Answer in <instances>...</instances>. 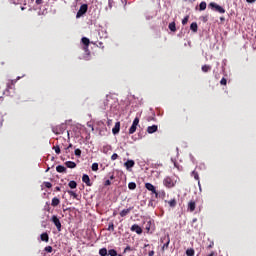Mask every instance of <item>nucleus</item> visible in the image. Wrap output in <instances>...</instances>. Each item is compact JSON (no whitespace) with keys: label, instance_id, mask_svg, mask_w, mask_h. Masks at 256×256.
Instances as JSON below:
<instances>
[{"label":"nucleus","instance_id":"30","mask_svg":"<svg viewBox=\"0 0 256 256\" xmlns=\"http://www.w3.org/2000/svg\"><path fill=\"white\" fill-rule=\"evenodd\" d=\"M91 169L92 171H99V164L97 162L93 163Z\"/></svg>","mask_w":256,"mask_h":256},{"label":"nucleus","instance_id":"19","mask_svg":"<svg viewBox=\"0 0 256 256\" xmlns=\"http://www.w3.org/2000/svg\"><path fill=\"white\" fill-rule=\"evenodd\" d=\"M192 177L198 181V185L201 187V182L199 181V173H197V171H192Z\"/></svg>","mask_w":256,"mask_h":256},{"label":"nucleus","instance_id":"53","mask_svg":"<svg viewBox=\"0 0 256 256\" xmlns=\"http://www.w3.org/2000/svg\"><path fill=\"white\" fill-rule=\"evenodd\" d=\"M110 179L113 181V179H115V176H114V175H111V176H110Z\"/></svg>","mask_w":256,"mask_h":256},{"label":"nucleus","instance_id":"17","mask_svg":"<svg viewBox=\"0 0 256 256\" xmlns=\"http://www.w3.org/2000/svg\"><path fill=\"white\" fill-rule=\"evenodd\" d=\"M59 203H61V200H59V198H57V197H54L52 199L51 205H52V207H57L59 205Z\"/></svg>","mask_w":256,"mask_h":256},{"label":"nucleus","instance_id":"46","mask_svg":"<svg viewBox=\"0 0 256 256\" xmlns=\"http://www.w3.org/2000/svg\"><path fill=\"white\" fill-rule=\"evenodd\" d=\"M43 3V0H36V5H41Z\"/></svg>","mask_w":256,"mask_h":256},{"label":"nucleus","instance_id":"27","mask_svg":"<svg viewBox=\"0 0 256 256\" xmlns=\"http://www.w3.org/2000/svg\"><path fill=\"white\" fill-rule=\"evenodd\" d=\"M200 11H205L207 9V3L206 2H201L199 5Z\"/></svg>","mask_w":256,"mask_h":256},{"label":"nucleus","instance_id":"40","mask_svg":"<svg viewBox=\"0 0 256 256\" xmlns=\"http://www.w3.org/2000/svg\"><path fill=\"white\" fill-rule=\"evenodd\" d=\"M116 159H119V155L117 153H114L112 156H111V160L112 161H116Z\"/></svg>","mask_w":256,"mask_h":256},{"label":"nucleus","instance_id":"39","mask_svg":"<svg viewBox=\"0 0 256 256\" xmlns=\"http://www.w3.org/2000/svg\"><path fill=\"white\" fill-rule=\"evenodd\" d=\"M74 155H76V157H81V149L79 148L75 149Z\"/></svg>","mask_w":256,"mask_h":256},{"label":"nucleus","instance_id":"1","mask_svg":"<svg viewBox=\"0 0 256 256\" xmlns=\"http://www.w3.org/2000/svg\"><path fill=\"white\" fill-rule=\"evenodd\" d=\"M145 188L151 192L152 197H155L157 199L159 197V193L157 192V188L151 183H145Z\"/></svg>","mask_w":256,"mask_h":256},{"label":"nucleus","instance_id":"36","mask_svg":"<svg viewBox=\"0 0 256 256\" xmlns=\"http://www.w3.org/2000/svg\"><path fill=\"white\" fill-rule=\"evenodd\" d=\"M108 231H115V224L113 222H110L108 225Z\"/></svg>","mask_w":256,"mask_h":256},{"label":"nucleus","instance_id":"10","mask_svg":"<svg viewBox=\"0 0 256 256\" xmlns=\"http://www.w3.org/2000/svg\"><path fill=\"white\" fill-rule=\"evenodd\" d=\"M121 131V122H116L115 126L112 129L113 135H117Z\"/></svg>","mask_w":256,"mask_h":256},{"label":"nucleus","instance_id":"7","mask_svg":"<svg viewBox=\"0 0 256 256\" xmlns=\"http://www.w3.org/2000/svg\"><path fill=\"white\" fill-rule=\"evenodd\" d=\"M130 231H133L134 233H137V235H141V233H143V229L141 228V226L134 224L131 226Z\"/></svg>","mask_w":256,"mask_h":256},{"label":"nucleus","instance_id":"24","mask_svg":"<svg viewBox=\"0 0 256 256\" xmlns=\"http://www.w3.org/2000/svg\"><path fill=\"white\" fill-rule=\"evenodd\" d=\"M68 186L70 187V189H77V182L72 180L68 183Z\"/></svg>","mask_w":256,"mask_h":256},{"label":"nucleus","instance_id":"55","mask_svg":"<svg viewBox=\"0 0 256 256\" xmlns=\"http://www.w3.org/2000/svg\"><path fill=\"white\" fill-rule=\"evenodd\" d=\"M69 151H70V150H65V153L67 154V153H69Z\"/></svg>","mask_w":256,"mask_h":256},{"label":"nucleus","instance_id":"50","mask_svg":"<svg viewBox=\"0 0 256 256\" xmlns=\"http://www.w3.org/2000/svg\"><path fill=\"white\" fill-rule=\"evenodd\" d=\"M55 191H61V187L56 186Z\"/></svg>","mask_w":256,"mask_h":256},{"label":"nucleus","instance_id":"58","mask_svg":"<svg viewBox=\"0 0 256 256\" xmlns=\"http://www.w3.org/2000/svg\"><path fill=\"white\" fill-rule=\"evenodd\" d=\"M117 256H123V255H121V254H117Z\"/></svg>","mask_w":256,"mask_h":256},{"label":"nucleus","instance_id":"35","mask_svg":"<svg viewBox=\"0 0 256 256\" xmlns=\"http://www.w3.org/2000/svg\"><path fill=\"white\" fill-rule=\"evenodd\" d=\"M3 117H4L3 113L0 112V129H1V127H3V123L5 121V119Z\"/></svg>","mask_w":256,"mask_h":256},{"label":"nucleus","instance_id":"43","mask_svg":"<svg viewBox=\"0 0 256 256\" xmlns=\"http://www.w3.org/2000/svg\"><path fill=\"white\" fill-rule=\"evenodd\" d=\"M220 84L227 85V79L222 78L221 81H220Z\"/></svg>","mask_w":256,"mask_h":256},{"label":"nucleus","instance_id":"45","mask_svg":"<svg viewBox=\"0 0 256 256\" xmlns=\"http://www.w3.org/2000/svg\"><path fill=\"white\" fill-rule=\"evenodd\" d=\"M72 148H73V144H69L68 147L65 148V151H69Z\"/></svg>","mask_w":256,"mask_h":256},{"label":"nucleus","instance_id":"22","mask_svg":"<svg viewBox=\"0 0 256 256\" xmlns=\"http://www.w3.org/2000/svg\"><path fill=\"white\" fill-rule=\"evenodd\" d=\"M81 41H82L83 45L86 46V47H89V43H91V41L87 37H83L81 39Z\"/></svg>","mask_w":256,"mask_h":256},{"label":"nucleus","instance_id":"47","mask_svg":"<svg viewBox=\"0 0 256 256\" xmlns=\"http://www.w3.org/2000/svg\"><path fill=\"white\" fill-rule=\"evenodd\" d=\"M153 255H155V251L153 250L148 253V256H153Z\"/></svg>","mask_w":256,"mask_h":256},{"label":"nucleus","instance_id":"49","mask_svg":"<svg viewBox=\"0 0 256 256\" xmlns=\"http://www.w3.org/2000/svg\"><path fill=\"white\" fill-rule=\"evenodd\" d=\"M84 51H89V46H84Z\"/></svg>","mask_w":256,"mask_h":256},{"label":"nucleus","instance_id":"16","mask_svg":"<svg viewBox=\"0 0 256 256\" xmlns=\"http://www.w3.org/2000/svg\"><path fill=\"white\" fill-rule=\"evenodd\" d=\"M56 171L57 173H67V168L63 165H58L56 167Z\"/></svg>","mask_w":256,"mask_h":256},{"label":"nucleus","instance_id":"28","mask_svg":"<svg viewBox=\"0 0 256 256\" xmlns=\"http://www.w3.org/2000/svg\"><path fill=\"white\" fill-rule=\"evenodd\" d=\"M68 194L70 197H73V199H77L78 195L73 190H68Z\"/></svg>","mask_w":256,"mask_h":256},{"label":"nucleus","instance_id":"3","mask_svg":"<svg viewBox=\"0 0 256 256\" xmlns=\"http://www.w3.org/2000/svg\"><path fill=\"white\" fill-rule=\"evenodd\" d=\"M87 9H89V6L87 4H82L76 14V18L79 19V17H83V15L87 13Z\"/></svg>","mask_w":256,"mask_h":256},{"label":"nucleus","instance_id":"44","mask_svg":"<svg viewBox=\"0 0 256 256\" xmlns=\"http://www.w3.org/2000/svg\"><path fill=\"white\" fill-rule=\"evenodd\" d=\"M104 185H105V187H109V185H111V180H106L104 182Z\"/></svg>","mask_w":256,"mask_h":256},{"label":"nucleus","instance_id":"29","mask_svg":"<svg viewBox=\"0 0 256 256\" xmlns=\"http://www.w3.org/2000/svg\"><path fill=\"white\" fill-rule=\"evenodd\" d=\"M100 256H107V248H102L99 250Z\"/></svg>","mask_w":256,"mask_h":256},{"label":"nucleus","instance_id":"52","mask_svg":"<svg viewBox=\"0 0 256 256\" xmlns=\"http://www.w3.org/2000/svg\"><path fill=\"white\" fill-rule=\"evenodd\" d=\"M168 245H169V242H167L166 244H164L163 249H165V247H168Z\"/></svg>","mask_w":256,"mask_h":256},{"label":"nucleus","instance_id":"8","mask_svg":"<svg viewBox=\"0 0 256 256\" xmlns=\"http://www.w3.org/2000/svg\"><path fill=\"white\" fill-rule=\"evenodd\" d=\"M65 130L63 129V126H54L52 127V132L55 133V135H63V132Z\"/></svg>","mask_w":256,"mask_h":256},{"label":"nucleus","instance_id":"14","mask_svg":"<svg viewBox=\"0 0 256 256\" xmlns=\"http://www.w3.org/2000/svg\"><path fill=\"white\" fill-rule=\"evenodd\" d=\"M65 166L68 169H75V167H77V163L73 162V161H66L65 162Z\"/></svg>","mask_w":256,"mask_h":256},{"label":"nucleus","instance_id":"12","mask_svg":"<svg viewBox=\"0 0 256 256\" xmlns=\"http://www.w3.org/2000/svg\"><path fill=\"white\" fill-rule=\"evenodd\" d=\"M124 167L129 171V169H132V167H135V161L133 160H128L127 162L124 163Z\"/></svg>","mask_w":256,"mask_h":256},{"label":"nucleus","instance_id":"5","mask_svg":"<svg viewBox=\"0 0 256 256\" xmlns=\"http://www.w3.org/2000/svg\"><path fill=\"white\" fill-rule=\"evenodd\" d=\"M209 7H211V9H215V11H217L218 13H225V10L223 7H221L220 5H218L215 2H211L209 4Z\"/></svg>","mask_w":256,"mask_h":256},{"label":"nucleus","instance_id":"32","mask_svg":"<svg viewBox=\"0 0 256 256\" xmlns=\"http://www.w3.org/2000/svg\"><path fill=\"white\" fill-rule=\"evenodd\" d=\"M108 255H110V256H117V250H115V249L108 250Z\"/></svg>","mask_w":256,"mask_h":256},{"label":"nucleus","instance_id":"21","mask_svg":"<svg viewBox=\"0 0 256 256\" xmlns=\"http://www.w3.org/2000/svg\"><path fill=\"white\" fill-rule=\"evenodd\" d=\"M128 189H130V191H135V189H137V184L135 182H130L128 184Z\"/></svg>","mask_w":256,"mask_h":256},{"label":"nucleus","instance_id":"33","mask_svg":"<svg viewBox=\"0 0 256 256\" xmlns=\"http://www.w3.org/2000/svg\"><path fill=\"white\" fill-rule=\"evenodd\" d=\"M53 149L55 150V153L59 155L61 153V147L59 145L53 146Z\"/></svg>","mask_w":256,"mask_h":256},{"label":"nucleus","instance_id":"31","mask_svg":"<svg viewBox=\"0 0 256 256\" xmlns=\"http://www.w3.org/2000/svg\"><path fill=\"white\" fill-rule=\"evenodd\" d=\"M168 205L170 207H175L177 205V200L172 199V200L168 201Z\"/></svg>","mask_w":256,"mask_h":256},{"label":"nucleus","instance_id":"25","mask_svg":"<svg viewBox=\"0 0 256 256\" xmlns=\"http://www.w3.org/2000/svg\"><path fill=\"white\" fill-rule=\"evenodd\" d=\"M190 29H191V31H193L194 33H197V29H198L197 23H196V22H193V23L190 25Z\"/></svg>","mask_w":256,"mask_h":256},{"label":"nucleus","instance_id":"20","mask_svg":"<svg viewBox=\"0 0 256 256\" xmlns=\"http://www.w3.org/2000/svg\"><path fill=\"white\" fill-rule=\"evenodd\" d=\"M168 27H169L170 31H172V33H175V31H177V26H176L175 22H171Z\"/></svg>","mask_w":256,"mask_h":256},{"label":"nucleus","instance_id":"38","mask_svg":"<svg viewBox=\"0 0 256 256\" xmlns=\"http://www.w3.org/2000/svg\"><path fill=\"white\" fill-rule=\"evenodd\" d=\"M44 187H46L47 189H51L53 187V184H51V182H44L43 183Z\"/></svg>","mask_w":256,"mask_h":256},{"label":"nucleus","instance_id":"9","mask_svg":"<svg viewBox=\"0 0 256 256\" xmlns=\"http://www.w3.org/2000/svg\"><path fill=\"white\" fill-rule=\"evenodd\" d=\"M131 211H133V207L123 209L122 211H120L119 215H120V217H127V215H129V213H131Z\"/></svg>","mask_w":256,"mask_h":256},{"label":"nucleus","instance_id":"23","mask_svg":"<svg viewBox=\"0 0 256 256\" xmlns=\"http://www.w3.org/2000/svg\"><path fill=\"white\" fill-rule=\"evenodd\" d=\"M19 79H21V77L18 76L16 80H11L10 83H8V88L11 89V87H14Z\"/></svg>","mask_w":256,"mask_h":256},{"label":"nucleus","instance_id":"26","mask_svg":"<svg viewBox=\"0 0 256 256\" xmlns=\"http://www.w3.org/2000/svg\"><path fill=\"white\" fill-rule=\"evenodd\" d=\"M202 71H203V73H209V71H211V66L203 65L202 66Z\"/></svg>","mask_w":256,"mask_h":256},{"label":"nucleus","instance_id":"51","mask_svg":"<svg viewBox=\"0 0 256 256\" xmlns=\"http://www.w3.org/2000/svg\"><path fill=\"white\" fill-rule=\"evenodd\" d=\"M248 3H255L256 0H246Z\"/></svg>","mask_w":256,"mask_h":256},{"label":"nucleus","instance_id":"6","mask_svg":"<svg viewBox=\"0 0 256 256\" xmlns=\"http://www.w3.org/2000/svg\"><path fill=\"white\" fill-rule=\"evenodd\" d=\"M163 184L168 189H171V187H175V182H173V179H171L170 177L165 178Z\"/></svg>","mask_w":256,"mask_h":256},{"label":"nucleus","instance_id":"4","mask_svg":"<svg viewBox=\"0 0 256 256\" xmlns=\"http://www.w3.org/2000/svg\"><path fill=\"white\" fill-rule=\"evenodd\" d=\"M139 125V117H136L133 120V123L131 125V127L129 128V135H133V133H135V131H137V126Z\"/></svg>","mask_w":256,"mask_h":256},{"label":"nucleus","instance_id":"18","mask_svg":"<svg viewBox=\"0 0 256 256\" xmlns=\"http://www.w3.org/2000/svg\"><path fill=\"white\" fill-rule=\"evenodd\" d=\"M157 131V125H152L147 128V133H155Z\"/></svg>","mask_w":256,"mask_h":256},{"label":"nucleus","instance_id":"59","mask_svg":"<svg viewBox=\"0 0 256 256\" xmlns=\"http://www.w3.org/2000/svg\"><path fill=\"white\" fill-rule=\"evenodd\" d=\"M146 229H148V231H149V227L146 226Z\"/></svg>","mask_w":256,"mask_h":256},{"label":"nucleus","instance_id":"57","mask_svg":"<svg viewBox=\"0 0 256 256\" xmlns=\"http://www.w3.org/2000/svg\"><path fill=\"white\" fill-rule=\"evenodd\" d=\"M209 247H213V243L209 245Z\"/></svg>","mask_w":256,"mask_h":256},{"label":"nucleus","instance_id":"41","mask_svg":"<svg viewBox=\"0 0 256 256\" xmlns=\"http://www.w3.org/2000/svg\"><path fill=\"white\" fill-rule=\"evenodd\" d=\"M189 21V16H186L183 20H182V25H187Z\"/></svg>","mask_w":256,"mask_h":256},{"label":"nucleus","instance_id":"13","mask_svg":"<svg viewBox=\"0 0 256 256\" xmlns=\"http://www.w3.org/2000/svg\"><path fill=\"white\" fill-rule=\"evenodd\" d=\"M196 207H197V204L195 203V201L191 200L188 203V210H190L191 213H193V211H195Z\"/></svg>","mask_w":256,"mask_h":256},{"label":"nucleus","instance_id":"37","mask_svg":"<svg viewBox=\"0 0 256 256\" xmlns=\"http://www.w3.org/2000/svg\"><path fill=\"white\" fill-rule=\"evenodd\" d=\"M44 251H46V253H53V247L52 246H46L44 248Z\"/></svg>","mask_w":256,"mask_h":256},{"label":"nucleus","instance_id":"2","mask_svg":"<svg viewBox=\"0 0 256 256\" xmlns=\"http://www.w3.org/2000/svg\"><path fill=\"white\" fill-rule=\"evenodd\" d=\"M50 221L55 225L58 232H61V220H59V217L57 215H53L50 219Z\"/></svg>","mask_w":256,"mask_h":256},{"label":"nucleus","instance_id":"15","mask_svg":"<svg viewBox=\"0 0 256 256\" xmlns=\"http://www.w3.org/2000/svg\"><path fill=\"white\" fill-rule=\"evenodd\" d=\"M41 241H44L45 243H49V234L47 232H44L40 235Z\"/></svg>","mask_w":256,"mask_h":256},{"label":"nucleus","instance_id":"48","mask_svg":"<svg viewBox=\"0 0 256 256\" xmlns=\"http://www.w3.org/2000/svg\"><path fill=\"white\" fill-rule=\"evenodd\" d=\"M111 123H113V120L108 119V121H107V125L109 126V125H111Z\"/></svg>","mask_w":256,"mask_h":256},{"label":"nucleus","instance_id":"42","mask_svg":"<svg viewBox=\"0 0 256 256\" xmlns=\"http://www.w3.org/2000/svg\"><path fill=\"white\" fill-rule=\"evenodd\" d=\"M127 251H133V249H131V246H127V247L124 249L123 253H127Z\"/></svg>","mask_w":256,"mask_h":256},{"label":"nucleus","instance_id":"54","mask_svg":"<svg viewBox=\"0 0 256 256\" xmlns=\"http://www.w3.org/2000/svg\"><path fill=\"white\" fill-rule=\"evenodd\" d=\"M215 255V252H212L209 256H214Z\"/></svg>","mask_w":256,"mask_h":256},{"label":"nucleus","instance_id":"34","mask_svg":"<svg viewBox=\"0 0 256 256\" xmlns=\"http://www.w3.org/2000/svg\"><path fill=\"white\" fill-rule=\"evenodd\" d=\"M186 255H187V256H194V255H195V250H193V249H188V250L186 251Z\"/></svg>","mask_w":256,"mask_h":256},{"label":"nucleus","instance_id":"11","mask_svg":"<svg viewBox=\"0 0 256 256\" xmlns=\"http://www.w3.org/2000/svg\"><path fill=\"white\" fill-rule=\"evenodd\" d=\"M82 181L87 185V187H91L92 184H91V178H89V175L84 174L82 176Z\"/></svg>","mask_w":256,"mask_h":256},{"label":"nucleus","instance_id":"56","mask_svg":"<svg viewBox=\"0 0 256 256\" xmlns=\"http://www.w3.org/2000/svg\"><path fill=\"white\" fill-rule=\"evenodd\" d=\"M144 247H149V244H146Z\"/></svg>","mask_w":256,"mask_h":256}]
</instances>
